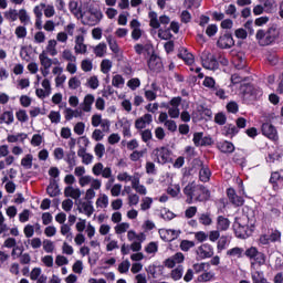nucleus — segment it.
<instances>
[{
    "label": "nucleus",
    "instance_id": "5701e85b",
    "mask_svg": "<svg viewBox=\"0 0 283 283\" xmlns=\"http://www.w3.org/2000/svg\"><path fill=\"white\" fill-rule=\"evenodd\" d=\"M227 196H228L230 202L232 205H234V207H242V205H244V198L238 196L233 188H229L227 190Z\"/></svg>",
    "mask_w": 283,
    "mask_h": 283
},
{
    "label": "nucleus",
    "instance_id": "c85d7f7f",
    "mask_svg": "<svg viewBox=\"0 0 283 283\" xmlns=\"http://www.w3.org/2000/svg\"><path fill=\"white\" fill-rule=\"evenodd\" d=\"M148 67L153 72H160L163 70V61L156 55H151L148 60Z\"/></svg>",
    "mask_w": 283,
    "mask_h": 283
},
{
    "label": "nucleus",
    "instance_id": "4468645a",
    "mask_svg": "<svg viewBox=\"0 0 283 283\" xmlns=\"http://www.w3.org/2000/svg\"><path fill=\"white\" fill-rule=\"evenodd\" d=\"M196 253L199 260H209V258H213L214 252L211 244L203 243L197 248Z\"/></svg>",
    "mask_w": 283,
    "mask_h": 283
},
{
    "label": "nucleus",
    "instance_id": "f03ea898",
    "mask_svg": "<svg viewBox=\"0 0 283 283\" xmlns=\"http://www.w3.org/2000/svg\"><path fill=\"white\" fill-rule=\"evenodd\" d=\"M184 193L189 197V199H187L188 205H191L193 198L195 200L202 202L205 200H209L210 196L209 190H207V188L200 185H196L195 182L188 184L184 189Z\"/></svg>",
    "mask_w": 283,
    "mask_h": 283
},
{
    "label": "nucleus",
    "instance_id": "09e8293b",
    "mask_svg": "<svg viewBox=\"0 0 283 283\" xmlns=\"http://www.w3.org/2000/svg\"><path fill=\"white\" fill-rule=\"evenodd\" d=\"M178 56L179 59H182L188 65L193 64V54L189 53L187 50H181Z\"/></svg>",
    "mask_w": 283,
    "mask_h": 283
},
{
    "label": "nucleus",
    "instance_id": "1a4fd4ad",
    "mask_svg": "<svg viewBox=\"0 0 283 283\" xmlns=\"http://www.w3.org/2000/svg\"><path fill=\"white\" fill-rule=\"evenodd\" d=\"M201 63L205 70H218V61L209 51L201 53Z\"/></svg>",
    "mask_w": 283,
    "mask_h": 283
},
{
    "label": "nucleus",
    "instance_id": "680f3d73",
    "mask_svg": "<svg viewBox=\"0 0 283 283\" xmlns=\"http://www.w3.org/2000/svg\"><path fill=\"white\" fill-rule=\"evenodd\" d=\"M132 268V262L129 260H124L119 263L117 271L119 273H129V269Z\"/></svg>",
    "mask_w": 283,
    "mask_h": 283
},
{
    "label": "nucleus",
    "instance_id": "bf43d9fd",
    "mask_svg": "<svg viewBox=\"0 0 283 283\" xmlns=\"http://www.w3.org/2000/svg\"><path fill=\"white\" fill-rule=\"evenodd\" d=\"M199 178L201 182H209V178H211V170L207 167L201 168L199 171Z\"/></svg>",
    "mask_w": 283,
    "mask_h": 283
},
{
    "label": "nucleus",
    "instance_id": "c03bdc74",
    "mask_svg": "<svg viewBox=\"0 0 283 283\" xmlns=\"http://www.w3.org/2000/svg\"><path fill=\"white\" fill-rule=\"evenodd\" d=\"M112 85L113 87H116L117 90H120L125 85V77L120 74L113 75L112 77Z\"/></svg>",
    "mask_w": 283,
    "mask_h": 283
},
{
    "label": "nucleus",
    "instance_id": "052dcab7",
    "mask_svg": "<svg viewBox=\"0 0 283 283\" xmlns=\"http://www.w3.org/2000/svg\"><path fill=\"white\" fill-rule=\"evenodd\" d=\"M17 39H25L28 36V28L24 25H18L14 30Z\"/></svg>",
    "mask_w": 283,
    "mask_h": 283
},
{
    "label": "nucleus",
    "instance_id": "6ab92c4d",
    "mask_svg": "<svg viewBox=\"0 0 283 283\" xmlns=\"http://www.w3.org/2000/svg\"><path fill=\"white\" fill-rule=\"evenodd\" d=\"M103 182L98 178H94L92 175H85L84 177L78 178V185L80 187H94L98 184Z\"/></svg>",
    "mask_w": 283,
    "mask_h": 283
},
{
    "label": "nucleus",
    "instance_id": "f704fd0d",
    "mask_svg": "<svg viewBox=\"0 0 283 283\" xmlns=\"http://www.w3.org/2000/svg\"><path fill=\"white\" fill-rule=\"evenodd\" d=\"M127 240L128 242H134L135 240H139V242H145L147 240V235H145V233L143 232L136 233L134 230H129L127 232Z\"/></svg>",
    "mask_w": 283,
    "mask_h": 283
},
{
    "label": "nucleus",
    "instance_id": "aec40b11",
    "mask_svg": "<svg viewBox=\"0 0 283 283\" xmlns=\"http://www.w3.org/2000/svg\"><path fill=\"white\" fill-rule=\"evenodd\" d=\"M74 52L75 54H87V44H85V36H75Z\"/></svg>",
    "mask_w": 283,
    "mask_h": 283
},
{
    "label": "nucleus",
    "instance_id": "473e14b6",
    "mask_svg": "<svg viewBox=\"0 0 283 283\" xmlns=\"http://www.w3.org/2000/svg\"><path fill=\"white\" fill-rule=\"evenodd\" d=\"M185 273V268L182 265H178L177 268H172L169 273V277L174 280V282H178V280H182V275Z\"/></svg>",
    "mask_w": 283,
    "mask_h": 283
},
{
    "label": "nucleus",
    "instance_id": "ddd939ff",
    "mask_svg": "<svg viewBox=\"0 0 283 283\" xmlns=\"http://www.w3.org/2000/svg\"><path fill=\"white\" fill-rule=\"evenodd\" d=\"M185 262V254L177 252L172 256L164 260L163 264L166 269H176V264H182Z\"/></svg>",
    "mask_w": 283,
    "mask_h": 283
},
{
    "label": "nucleus",
    "instance_id": "79ce46f5",
    "mask_svg": "<svg viewBox=\"0 0 283 283\" xmlns=\"http://www.w3.org/2000/svg\"><path fill=\"white\" fill-rule=\"evenodd\" d=\"M62 61H65L66 63H70L72 61H76V55H74V52L70 49H64L60 54Z\"/></svg>",
    "mask_w": 283,
    "mask_h": 283
},
{
    "label": "nucleus",
    "instance_id": "49530a36",
    "mask_svg": "<svg viewBox=\"0 0 283 283\" xmlns=\"http://www.w3.org/2000/svg\"><path fill=\"white\" fill-rule=\"evenodd\" d=\"M233 63H234V66L237 67V70H242L247 65V62L244 61V54L238 53L233 57Z\"/></svg>",
    "mask_w": 283,
    "mask_h": 283
},
{
    "label": "nucleus",
    "instance_id": "393cba45",
    "mask_svg": "<svg viewBox=\"0 0 283 283\" xmlns=\"http://www.w3.org/2000/svg\"><path fill=\"white\" fill-rule=\"evenodd\" d=\"M102 187H103V181L86 189L85 195H84V200L92 202V200H94V198H96V191H101Z\"/></svg>",
    "mask_w": 283,
    "mask_h": 283
},
{
    "label": "nucleus",
    "instance_id": "412c9836",
    "mask_svg": "<svg viewBox=\"0 0 283 283\" xmlns=\"http://www.w3.org/2000/svg\"><path fill=\"white\" fill-rule=\"evenodd\" d=\"M94 101H96V97H94L93 94H86L83 98V102L80 104L82 112L90 114V112H92V106L94 105Z\"/></svg>",
    "mask_w": 283,
    "mask_h": 283
},
{
    "label": "nucleus",
    "instance_id": "20e7f679",
    "mask_svg": "<svg viewBox=\"0 0 283 283\" xmlns=\"http://www.w3.org/2000/svg\"><path fill=\"white\" fill-rule=\"evenodd\" d=\"M245 256L251 261V271L252 273L262 272L260 269L266 264V255L260 251L258 248L251 247L245 250Z\"/></svg>",
    "mask_w": 283,
    "mask_h": 283
},
{
    "label": "nucleus",
    "instance_id": "a211bd4d",
    "mask_svg": "<svg viewBox=\"0 0 283 283\" xmlns=\"http://www.w3.org/2000/svg\"><path fill=\"white\" fill-rule=\"evenodd\" d=\"M57 45L59 42H56V40H48L45 50H43L41 54H45L46 56H59V49H56Z\"/></svg>",
    "mask_w": 283,
    "mask_h": 283
},
{
    "label": "nucleus",
    "instance_id": "39448f33",
    "mask_svg": "<svg viewBox=\"0 0 283 283\" xmlns=\"http://www.w3.org/2000/svg\"><path fill=\"white\" fill-rule=\"evenodd\" d=\"M151 156L155 163H158L159 165H167V163L174 161V153L165 146L155 148Z\"/></svg>",
    "mask_w": 283,
    "mask_h": 283
},
{
    "label": "nucleus",
    "instance_id": "7ed1b4c3",
    "mask_svg": "<svg viewBox=\"0 0 283 283\" xmlns=\"http://www.w3.org/2000/svg\"><path fill=\"white\" fill-rule=\"evenodd\" d=\"M117 180L119 182H130L132 189H134L136 193L139 196H147V187L140 184V175L138 172H135L133 176L127 172H119L117 175Z\"/></svg>",
    "mask_w": 283,
    "mask_h": 283
},
{
    "label": "nucleus",
    "instance_id": "774afa93",
    "mask_svg": "<svg viewBox=\"0 0 283 283\" xmlns=\"http://www.w3.org/2000/svg\"><path fill=\"white\" fill-rule=\"evenodd\" d=\"M81 87V78L73 76L69 80V88L70 90H78Z\"/></svg>",
    "mask_w": 283,
    "mask_h": 283
},
{
    "label": "nucleus",
    "instance_id": "0eeeda50",
    "mask_svg": "<svg viewBox=\"0 0 283 283\" xmlns=\"http://www.w3.org/2000/svg\"><path fill=\"white\" fill-rule=\"evenodd\" d=\"M39 61H40V72L43 76V78L50 76V70L52 69V65H61V62L59 61V59L54 57H50V55H45V53H40L39 54Z\"/></svg>",
    "mask_w": 283,
    "mask_h": 283
},
{
    "label": "nucleus",
    "instance_id": "69168bd1",
    "mask_svg": "<svg viewBox=\"0 0 283 283\" xmlns=\"http://www.w3.org/2000/svg\"><path fill=\"white\" fill-rule=\"evenodd\" d=\"M30 143L32 147H41L43 145V135L34 134Z\"/></svg>",
    "mask_w": 283,
    "mask_h": 283
},
{
    "label": "nucleus",
    "instance_id": "58836bf2",
    "mask_svg": "<svg viewBox=\"0 0 283 283\" xmlns=\"http://www.w3.org/2000/svg\"><path fill=\"white\" fill-rule=\"evenodd\" d=\"M80 67L82 72H92V70H94V61L90 57H85L81 61Z\"/></svg>",
    "mask_w": 283,
    "mask_h": 283
},
{
    "label": "nucleus",
    "instance_id": "2eb2a0df",
    "mask_svg": "<svg viewBox=\"0 0 283 283\" xmlns=\"http://www.w3.org/2000/svg\"><path fill=\"white\" fill-rule=\"evenodd\" d=\"M76 205L78 213H83L86 218H92L94 214V203L92 201L80 200Z\"/></svg>",
    "mask_w": 283,
    "mask_h": 283
},
{
    "label": "nucleus",
    "instance_id": "13d9d810",
    "mask_svg": "<svg viewBox=\"0 0 283 283\" xmlns=\"http://www.w3.org/2000/svg\"><path fill=\"white\" fill-rule=\"evenodd\" d=\"M65 161L71 169H74V167H76V153L70 151L65 157Z\"/></svg>",
    "mask_w": 283,
    "mask_h": 283
},
{
    "label": "nucleus",
    "instance_id": "7c9ffc66",
    "mask_svg": "<svg viewBox=\"0 0 283 283\" xmlns=\"http://www.w3.org/2000/svg\"><path fill=\"white\" fill-rule=\"evenodd\" d=\"M96 209H107L109 207V197L105 193H99L95 201Z\"/></svg>",
    "mask_w": 283,
    "mask_h": 283
},
{
    "label": "nucleus",
    "instance_id": "423d86ee",
    "mask_svg": "<svg viewBox=\"0 0 283 283\" xmlns=\"http://www.w3.org/2000/svg\"><path fill=\"white\" fill-rule=\"evenodd\" d=\"M84 25H98L103 20V11L101 9H88L82 13L81 18Z\"/></svg>",
    "mask_w": 283,
    "mask_h": 283
},
{
    "label": "nucleus",
    "instance_id": "864d4df0",
    "mask_svg": "<svg viewBox=\"0 0 283 283\" xmlns=\"http://www.w3.org/2000/svg\"><path fill=\"white\" fill-rule=\"evenodd\" d=\"M33 160L34 156H32V154H28L21 159V165L24 167V169H32Z\"/></svg>",
    "mask_w": 283,
    "mask_h": 283
},
{
    "label": "nucleus",
    "instance_id": "338daca9",
    "mask_svg": "<svg viewBox=\"0 0 283 283\" xmlns=\"http://www.w3.org/2000/svg\"><path fill=\"white\" fill-rule=\"evenodd\" d=\"M196 247V242L189 240H182L179 244V249L187 252Z\"/></svg>",
    "mask_w": 283,
    "mask_h": 283
},
{
    "label": "nucleus",
    "instance_id": "4d7b16f0",
    "mask_svg": "<svg viewBox=\"0 0 283 283\" xmlns=\"http://www.w3.org/2000/svg\"><path fill=\"white\" fill-rule=\"evenodd\" d=\"M134 50L136 52V54H145V52H151L153 46L151 44H135Z\"/></svg>",
    "mask_w": 283,
    "mask_h": 283
},
{
    "label": "nucleus",
    "instance_id": "9b49d317",
    "mask_svg": "<svg viewBox=\"0 0 283 283\" xmlns=\"http://www.w3.org/2000/svg\"><path fill=\"white\" fill-rule=\"evenodd\" d=\"M181 233L182 230L159 229V237L164 242H174L180 238Z\"/></svg>",
    "mask_w": 283,
    "mask_h": 283
},
{
    "label": "nucleus",
    "instance_id": "a19ab883",
    "mask_svg": "<svg viewBox=\"0 0 283 283\" xmlns=\"http://www.w3.org/2000/svg\"><path fill=\"white\" fill-rule=\"evenodd\" d=\"M104 242L106 243V251L109 253L112 251H116L118 249V240L112 239V237H105Z\"/></svg>",
    "mask_w": 283,
    "mask_h": 283
},
{
    "label": "nucleus",
    "instance_id": "3c124183",
    "mask_svg": "<svg viewBox=\"0 0 283 283\" xmlns=\"http://www.w3.org/2000/svg\"><path fill=\"white\" fill-rule=\"evenodd\" d=\"M253 283H270L266 277H264V272H251Z\"/></svg>",
    "mask_w": 283,
    "mask_h": 283
},
{
    "label": "nucleus",
    "instance_id": "4c0bfd02",
    "mask_svg": "<svg viewBox=\"0 0 283 283\" xmlns=\"http://www.w3.org/2000/svg\"><path fill=\"white\" fill-rule=\"evenodd\" d=\"M27 138H28V134L18 133L15 135H8L7 140H8V143H22V144H24Z\"/></svg>",
    "mask_w": 283,
    "mask_h": 283
},
{
    "label": "nucleus",
    "instance_id": "e433bc0d",
    "mask_svg": "<svg viewBox=\"0 0 283 283\" xmlns=\"http://www.w3.org/2000/svg\"><path fill=\"white\" fill-rule=\"evenodd\" d=\"M218 149L221 150L222 154H233L235 146L230 142H221L218 144Z\"/></svg>",
    "mask_w": 283,
    "mask_h": 283
},
{
    "label": "nucleus",
    "instance_id": "a18cd8bd",
    "mask_svg": "<svg viewBox=\"0 0 283 283\" xmlns=\"http://www.w3.org/2000/svg\"><path fill=\"white\" fill-rule=\"evenodd\" d=\"M146 271L151 277L157 279L160 277V273H163V266L153 264L149 265Z\"/></svg>",
    "mask_w": 283,
    "mask_h": 283
},
{
    "label": "nucleus",
    "instance_id": "bb28decb",
    "mask_svg": "<svg viewBox=\"0 0 283 283\" xmlns=\"http://www.w3.org/2000/svg\"><path fill=\"white\" fill-rule=\"evenodd\" d=\"M277 36H280V30H277L275 27H271L265 33V41L263 42V45H271V43H273Z\"/></svg>",
    "mask_w": 283,
    "mask_h": 283
},
{
    "label": "nucleus",
    "instance_id": "4be33fe9",
    "mask_svg": "<svg viewBox=\"0 0 283 283\" xmlns=\"http://www.w3.org/2000/svg\"><path fill=\"white\" fill-rule=\"evenodd\" d=\"M153 122L154 117L151 114L147 113L135 120V127L136 129H145V127H147V125H151Z\"/></svg>",
    "mask_w": 283,
    "mask_h": 283
},
{
    "label": "nucleus",
    "instance_id": "6e6552de",
    "mask_svg": "<svg viewBox=\"0 0 283 283\" xmlns=\"http://www.w3.org/2000/svg\"><path fill=\"white\" fill-rule=\"evenodd\" d=\"M84 146H80L77 150L78 158L82 159L83 165H92L94 163V155L87 153V147H90V138L86 136L80 137Z\"/></svg>",
    "mask_w": 283,
    "mask_h": 283
},
{
    "label": "nucleus",
    "instance_id": "f3484780",
    "mask_svg": "<svg viewBox=\"0 0 283 283\" xmlns=\"http://www.w3.org/2000/svg\"><path fill=\"white\" fill-rule=\"evenodd\" d=\"M261 132L263 136H265L270 140H277L279 138L277 128H275V126H273V124L271 123H264L261 127Z\"/></svg>",
    "mask_w": 283,
    "mask_h": 283
},
{
    "label": "nucleus",
    "instance_id": "5fc2aeb1",
    "mask_svg": "<svg viewBox=\"0 0 283 283\" xmlns=\"http://www.w3.org/2000/svg\"><path fill=\"white\" fill-rule=\"evenodd\" d=\"M4 19L11 22L17 21V19H19V11H17V9H9L4 12Z\"/></svg>",
    "mask_w": 283,
    "mask_h": 283
},
{
    "label": "nucleus",
    "instance_id": "0e129e2a",
    "mask_svg": "<svg viewBox=\"0 0 283 283\" xmlns=\"http://www.w3.org/2000/svg\"><path fill=\"white\" fill-rule=\"evenodd\" d=\"M94 154L97 158H103V156H105V145L97 143L94 147Z\"/></svg>",
    "mask_w": 283,
    "mask_h": 283
},
{
    "label": "nucleus",
    "instance_id": "dca6fc26",
    "mask_svg": "<svg viewBox=\"0 0 283 283\" xmlns=\"http://www.w3.org/2000/svg\"><path fill=\"white\" fill-rule=\"evenodd\" d=\"M93 176H102V178H112V167H105L103 163H97L92 168Z\"/></svg>",
    "mask_w": 283,
    "mask_h": 283
},
{
    "label": "nucleus",
    "instance_id": "37998d69",
    "mask_svg": "<svg viewBox=\"0 0 283 283\" xmlns=\"http://www.w3.org/2000/svg\"><path fill=\"white\" fill-rule=\"evenodd\" d=\"M93 52L95 56H98L99 59H102V56H105V54H107V44H105L104 42H101L99 44L94 46Z\"/></svg>",
    "mask_w": 283,
    "mask_h": 283
},
{
    "label": "nucleus",
    "instance_id": "f257e3e1",
    "mask_svg": "<svg viewBox=\"0 0 283 283\" xmlns=\"http://www.w3.org/2000/svg\"><path fill=\"white\" fill-rule=\"evenodd\" d=\"M253 229H255V214L253 212H250V214L243 213L235 218L233 230L237 238L247 240L253 233Z\"/></svg>",
    "mask_w": 283,
    "mask_h": 283
},
{
    "label": "nucleus",
    "instance_id": "2f4dec72",
    "mask_svg": "<svg viewBox=\"0 0 283 283\" xmlns=\"http://www.w3.org/2000/svg\"><path fill=\"white\" fill-rule=\"evenodd\" d=\"M229 227H231V221L227 217L219 216L217 218V230L228 231Z\"/></svg>",
    "mask_w": 283,
    "mask_h": 283
},
{
    "label": "nucleus",
    "instance_id": "f8f14e48",
    "mask_svg": "<svg viewBox=\"0 0 283 283\" xmlns=\"http://www.w3.org/2000/svg\"><path fill=\"white\" fill-rule=\"evenodd\" d=\"M182 103V97H172L169 102V106H167L168 109V116L171 118H180V104Z\"/></svg>",
    "mask_w": 283,
    "mask_h": 283
},
{
    "label": "nucleus",
    "instance_id": "c9c22d12",
    "mask_svg": "<svg viewBox=\"0 0 283 283\" xmlns=\"http://www.w3.org/2000/svg\"><path fill=\"white\" fill-rule=\"evenodd\" d=\"M130 228L132 224H129V222H120L114 227V231L116 235H123L125 233H128Z\"/></svg>",
    "mask_w": 283,
    "mask_h": 283
},
{
    "label": "nucleus",
    "instance_id": "a878e982",
    "mask_svg": "<svg viewBox=\"0 0 283 283\" xmlns=\"http://www.w3.org/2000/svg\"><path fill=\"white\" fill-rule=\"evenodd\" d=\"M64 196L65 198H72L73 200H78L81 196H83V192L81 191V188L67 186L64 189Z\"/></svg>",
    "mask_w": 283,
    "mask_h": 283
},
{
    "label": "nucleus",
    "instance_id": "ea45409f",
    "mask_svg": "<svg viewBox=\"0 0 283 283\" xmlns=\"http://www.w3.org/2000/svg\"><path fill=\"white\" fill-rule=\"evenodd\" d=\"M148 19L150 28H154L155 30L160 28V20H158V13L156 11H149Z\"/></svg>",
    "mask_w": 283,
    "mask_h": 283
},
{
    "label": "nucleus",
    "instance_id": "e2e57ef3",
    "mask_svg": "<svg viewBox=\"0 0 283 283\" xmlns=\"http://www.w3.org/2000/svg\"><path fill=\"white\" fill-rule=\"evenodd\" d=\"M42 247L45 253H54L55 245H54V242H52V240L45 239L42 242Z\"/></svg>",
    "mask_w": 283,
    "mask_h": 283
},
{
    "label": "nucleus",
    "instance_id": "de8ad7c7",
    "mask_svg": "<svg viewBox=\"0 0 283 283\" xmlns=\"http://www.w3.org/2000/svg\"><path fill=\"white\" fill-rule=\"evenodd\" d=\"M192 269L195 273H203L206 270L211 269V263L209 262L195 263L192 265Z\"/></svg>",
    "mask_w": 283,
    "mask_h": 283
},
{
    "label": "nucleus",
    "instance_id": "6e6d98bb",
    "mask_svg": "<svg viewBox=\"0 0 283 283\" xmlns=\"http://www.w3.org/2000/svg\"><path fill=\"white\" fill-rule=\"evenodd\" d=\"M113 67V63L111 60L105 59L101 62V72L103 74H109V72L112 71Z\"/></svg>",
    "mask_w": 283,
    "mask_h": 283
},
{
    "label": "nucleus",
    "instance_id": "b1692460",
    "mask_svg": "<svg viewBox=\"0 0 283 283\" xmlns=\"http://www.w3.org/2000/svg\"><path fill=\"white\" fill-rule=\"evenodd\" d=\"M217 44L219 48H222L224 50L233 48L235 45V41L233 40V36H231V34H224L219 38Z\"/></svg>",
    "mask_w": 283,
    "mask_h": 283
},
{
    "label": "nucleus",
    "instance_id": "72a5a7b5",
    "mask_svg": "<svg viewBox=\"0 0 283 283\" xmlns=\"http://www.w3.org/2000/svg\"><path fill=\"white\" fill-rule=\"evenodd\" d=\"M14 123V113L12 111L3 112L0 115V124L1 125H12Z\"/></svg>",
    "mask_w": 283,
    "mask_h": 283
},
{
    "label": "nucleus",
    "instance_id": "603ef678",
    "mask_svg": "<svg viewBox=\"0 0 283 283\" xmlns=\"http://www.w3.org/2000/svg\"><path fill=\"white\" fill-rule=\"evenodd\" d=\"M18 19L20 20V23H23V25H28L30 23V15L25 9H20L18 11Z\"/></svg>",
    "mask_w": 283,
    "mask_h": 283
},
{
    "label": "nucleus",
    "instance_id": "8fccbe9b",
    "mask_svg": "<svg viewBox=\"0 0 283 283\" xmlns=\"http://www.w3.org/2000/svg\"><path fill=\"white\" fill-rule=\"evenodd\" d=\"M151 205H154V199L151 197H144L142 198L140 210L149 211V209H151Z\"/></svg>",
    "mask_w": 283,
    "mask_h": 283
},
{
    "label": "nucleus",
    "instance_id": "cd10ccee",
    "mask_svg": "<svg viewBox=\"0 0 283 283\" xmlns=\"http://www.w3.org/2000/svg\"><path fill=\"white\" fill-rule=\"evenodd\" d=\"M213 280H216V272L211 269L206 270L197 277V282L199 283L213 282Z\"/></svg>",
    "mask_w": 283,
    "mask_h": 283
},
{
    "label": "nucleus",
    "instance_id": "9d476101",
    "mask_svg": "<svg viewBox=\"0 0 283 283\" xmlns=\"http://www.w3.org/2000/svg\"><path fill=\"white\" fill-rule=\"evenodd\" d=\"M41 87L42 88H36L35 90V96H38V98H48V96H50V94H52V82L50 81V78L44 77L41 81Z\"/></svg>",
    "mask_w": 283,
    "mask_h": 283
},
{
    "label": "nucleus",
    "instance_id": "c756f323",
    "mask_svg": "<svg viewBox=\"0 0 283 283\" xmlns=\"http://www.w3.org/2000/svg\"><path fill=\"white\" fill-rule=\"evenodd\" d=\"M69 10L75 19H81V17L83 15V10L81 9V6H78V1L71 0L69 2Z\"/></svg>",
    "mask_w": 283,
    "mask_h": 283
}]
</instances>
